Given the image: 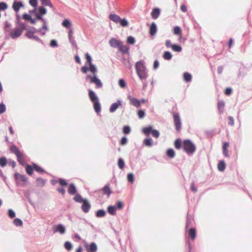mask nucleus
Returning a JSON list of instances; mask_svg holds the SVG:
<instances>
[{
	"instance_id": "1",
	"label": "nucleus",
	"mask_w": 252,
	"mask_h": 252,
	"mask_svg": "<svg viewBox=\"0 0 252 252\" xmlns=\"http://www.w3.org/2000/svg\"><path fill=\"white\" fill-rule=\"evenodd\" d=\"M86 62L85 65L81 68V71L84 74H86L90 71L92 75L87 74L85 77L86 81L89 80L91 84H94L96 89H100L102 87V83L101 80L97 76V69L96 66L92 63V58L91 56L87 53L85 54Z\"/></svg>"
},
{
	"instance_id": "2",
	"label": "nucleus",
	"mask_w": 252,
	"mask_h": 252,
	"mask_svg": "<svg viewBox=\"0 0 252 252\" xmlns=\"http://www.w3.org/2000/svg\"><path fill=\"white\" fill-rule=\"evenodd\" d=\"M47 13V9L44 6H40L37 7V13H36V16H35L34 18H32V16L26 13L23 14L22 18L25 21L29 22L32 24L34 25L36 21H38V19L43 18V16L46 15Z\"/></svg>"
},
{
	"instance_id": "3",
	"label": "nucleus",
	"mask_w": 252,
	"mask_h": 252,
	"mask_svg": "<svg viewBox=\"0 0 252 252\" xmlns=\"http://www.w3.org/2000/svg\"><path fill=\"white\" fill-rule=\"evenodd\" d=\"M88 91L89 97L93 103L94 110L97 114H98L101 111V105L98 97L95 93L91 89H89Z\"/></svg>"
},
{
	"instance_id": "4",
	"label": "nucleus",
	"mask_w": 252,
	"mask_h": 252,
	"mask_svg": "<svg viewBox=\"0 0 252 252\" xmlns=\"http://www.w3.org/2000/svg\"><path fill=\"white\" fill-rule=\"evenodd\" d=\"M183 148L188 155H192L196 150L195 144L190 139H186L183 141Z\"/></svg>"
},
{
	"instance_id": "5",
	"label": "nucleus",
	"mask_w": 252,
	"mask_h": 252,
	"mask_svg": "<svg viewBox=\"0 0 252 252\" xmlns=\"http://www.w3.org/2000/svg\"><path fill=\"white\" fill-rule=\"evenodd\" d=\"M10 152L15 154L17 158V160L22 166L25 165V159L24 155L21 153L18 148L15 145H13L10 148Z\"/></svg>"
},
{
	"instance_id": "6",
	"label": "nucleus",
	"mask_w": 252,
	"mask_h": 252,
	"mask_svg": "<svg viewBox=\"0 0 252 252\" xmlns=\"http://www.w3.org/2000/svg\"><path fill=\"white\" fill-rule=\"evenodd\" d=\"M14 179L16 181V185L17 187L21 186H24L28 182V179L25 175H21L16 172L14 174Z\"/></svg>"
},
{
	"instance_id": "7",
	"label": "nucleus",
	"mask_w": 252,
	"mask_h": 252,
	"mask_svg": "<svg viewBox=\"0 0 252 252\" xmlns=\"http://www.w3.org/2000/svg\"><path fill=\"white\" fill-rule=\"evenodd\" d=\"M26 29V26H24V25L22 24H21V26H18L15 28L13 31L10 32V36L12 39H16L19 36H20L23 32Z\"/></svg>"
},
{
	"instance_id": "8",
	"label": "nucleus",
	"mask_w": 252,
	"mask_h": 252,
	"mask_svg": "<svg viewBox=\"0 0 252 252\" xmlns=\"http://www.w3.org/2000/svg\"><path fill=\"white\" fill-rule=\"evenodd\" d=\"M84 247L87 252H96L97 251V246L95 242H91L90 244L85 242Z\"/></svg>"
},
{
	"instance_id": "9",
	"label": "nucleus",
	"mask_w": 252,
	"mask_h": 252,
	"mask_svg": "<svg viewBox=\"0 0 252 252\" xmlns=\"http://www.w3.org/2000/svg\"><path fill=\"white\" fill-rule=\"evenodd\" d=\"M174 123L176 129L179 131L181 129V120L178 113L173 114Z\"/></svg>"
},
{
	"instance_id": "10",
	"label": "nucleus",
	"mask_w": 252,
	"mask_h": 252,
	"mask_svg": "<svg viewBox=\"0 0 252 252\" xmlns=\"http://www.w3.org/2000/svg\"><path fill=\"white\" fill-rule=\"evenodd\" d=\"M53 230L54 233L59 232L61 234H63L65 232L66 228L63 224H59L54 226Z\"/></svg>"
},
{
	"instance_id": "11",
	"label": "nucleus",
	"mask_w": 252,
	"mask_h": 252,
	"mask_svg": "<svg viewBox=\"0 0 252 252\" xmlns=\"http://www.w3.org/2000/svg\"><path fill=\"white\" fill-rule=\"evenodd\" d=\"M135 69L136 73L144 72V71L147 70L146 66L144 64L143 62L140 61L137 62L135 64Z\"/></svg>"
},
{
	"instance_id": "12",
	"label": "nucleus",
	"mask_w": 252,
	"mask_h": 252,
	"mask_svg": "<svg viewBox=\"0 0 252 252\" xmlns=\"http://www.w3.org/2000/svg\"><path fill=\"white\" fill-rule=\"evenodd\" d=\"M135 69L136 73L144 72V71L147 70L146 66L144 64L143 62L140 61L137 62L135 64Z\"/></svg>"
},
{
	"instance_id": "13",
	"label": "nucleus",
	"mask_w": 252,
	"mask_h": 252,
	"mask_svg": "<svg viewBox=\"0 0 252 252\" xmlns=\"http://www.w3.org/2000/svg\"><path fill=\"white\" fill-rule=\"evenodd\" d=\"M194 223V219L191 215H189V213L187 214V220L186 223V230H187L190 227H193Z\"/></svg>"
},
{
	"instance_id": "14",
	"label": "nucleus",
	"mask_w": 252,
	"mask_h": 252,
	"mask_svg": "<svg viewBox=\"0 0 252 252\" xmlns=\"http://www.w3.org/2000/svg\"><path fill=\"white\" fill-rule=\"evenodd\" d=\"M91 205L88 199H86L83 202L81 206V209L85 213H87L89 212Z\"/></svg>"
},
{
	"instance_id": "15",
	"label": "nucleus",
	"mask_w": 252,
	"mask_h": 252,
	"mask_svg": "<svg viewBox=\"0 0 252 252\" xmlns=\"http://www.w3.org/2000/svg\"><path fill=\"white\" fill-rule=\"evenodd\" d=\"M122 101L120 99L117 100L116 102L112 103L109 108V111L111 113H113L118 108V107L122 105Z\"/></svg>"
},
{
	"instance_id": "16",
	"label": "nucleus",
	"mask_w": 252,
	"mask_h": 252,
	"mask_svg": "<svg viewBox=\"0 0 252 252\" xmlns=\"http://www.w3.org/2000/svg\"><path fill=\"white\" fill-rule=\"evenodd\" d=\"M57 182L58 181L55 179H52L51 180V183L53 186L55 185L57 183ZM58 182L60 185L62 187H66L68 185L66 180L63 178H59Z\"/></svg>"
},
{
	"instance_id": "17",
	"label": "nucleus",
	"mask_w": 252,
	"mask_h": 252,
	"mask_svg": "<svg viewBox=\"0 0 252 252\" xmlns=\"http://www.w3.org/2000/svg\"><path fill=\"white\" fill-rule=\"evenodd\" d=\"M186 232L188 233L189 237L192 240L195 239L196 237V231L194 227H192L188 228Z\"/></svg>"
},
{
	"instance_id": "18",
	"label": "nucleus",
	"mask_w": 252,
	"mask_h": 252,
	"mask_svg": "<svg viewBox=\"0 0 252 252\" xmlns=\"http://www.w3.org/2000/svg\"><path fill=\"white\" fill-rule=\"evenodd\" d=\"M122 42L115 38H112L109 40L110 45L113 48H119Z\"/></svg>"
},
{
	"instance_id": "19",
	"label": "nucleus",
	"mask_w": 252,
	"mask_h": 252,
	"mask_svg": "<svg viewBox=\"0 0 252 252\" xmlns=\"http://www.w3.org/2000/svg\"><path fill=\"white\" fill-rule=\"evenodd\" d=\"M27 31L25 35L26 37H29V36L34 35V33L38 32V29H36L35 27H32L30 28H27L26 27Z\"/></svg>"
},
{
	"instance_id": "20",
	"label": "nucleus",
	"mask_w": 252,
	"mask_h": 252,
	"mask_svg": "<svg viewBox=\"0 0 252 252\" xmlns=\"http://www.w3.org/2000/svg\"><path fill=\"white\" fill-rule=\"evenodd\" d=\"M23 6V3L21 1H14L12 4V8L16 12H18L20 8Z\"/></svg>"
},
{
	"instance_id": "21",
	"label": "nucleus",
	"mask_w": 252,
	"mask_h": 252,
	"mask_svg": "<svg viewBox=\"0 0 252 252\" xmlns=\"http://www.w3.org/2000/svg\"><path fill=\"white\" fill-rule=\"evenodd\" d=\"M101 190L104 195H106L108 197L110 196L111 194L112 193V191L109 185L108 184L105 185L102 189Z\"/></svg>"
},
{
	"instance_id": "22",
	"label": "nucleus",
	"mask_w": 252,
	"mask_h": 252,
	"mask_svg": "<svg viewBox=\"0 0 252 252\" xmlns=\"http://www.w3.org/2000/svg\"><path fill=\"white\" fill-rule=\"evenodd\" d=\"M160 14V9L159 8L155 7L152 9L151 15L153 19H157Z\"/></svg>"
},
{
	"instance_id": "23",
	"label": "nucleus",
	"mask_w": 252,
	"mask_h": 252,
	"mask_svg": "<svg viewBox=\"0 0 252 252\" xmlns=\"http://www.w3.org/2000/svg\"><path fill=\"white\" fill-rule=\"evenodd\" d=\"M158 31V28L155 22L152 23L150 26L149 33L151 36H154L156 34Z\"/></svg>"
},
{
	"instance_id": "24",
	"label": "nucleus",
	"mask_w": 252,
	"mask_h": 252,
	"mask_svg": "<svg viewBox=\"0 0 252 252\" xmlns=\"http://www.w3.org/2000/svg\"><path fill=\"white\" fill-rule=\"evenodd\" d=\"M153 127L152 126L149 125L147 126L143 127L142 129V132L147 136H149L151 134Z\"/></svg>"
},
{
	"instance_id": "25",
	"label": "nucleus",
	"mask_w": 252,
	"mask_h": 252,
	"mask_svg": "<svg viewBox=\"0 0 252 252\" xmlns=\"http://www.w3.org/2000/svg\"><path fill=\"white\" fill-rule=\"evenodd\" d=\"M128 98L130 99L131 104L134 105L137 108L140 107L141 105V101H140V100L136 98L131 97L130 96H129Z\"/></svg>"
},
{
	"instance_id": "26",
	"label": "nucleus",
	"mask_w": 252,
	"mask_h": 252,
	"mask_svg": "<svg viewBox=\"0 0 252 252\" xmlns=\"http://www.w3.org/2000/svg\"><path fill=\"white\" fill-rule=\"evenodd\" d=\"M225 103L223 100H219L218 102L217 107L220 114L223 113Z\"/></svg>"
},
{
	"instance_id": "27",
	"label": "nucleus",
	"mask_w": 252,
	"mask_h": 252,
	"mask_svg": "<svg viewBox=\"0 0 252 252\" xmlns=\"http://www.w3.org/2000/svg\"><path fill=\"white\" fill-rule=\"evenodd\" d=\"M183 77V80L186 83L190 82L192 79V75L188 72H184Z\"/></svg>"
},
{
	"instance_id": "28",
	"label": "nucleus",
	"mask_w": 252,
	"mask_h": 252,
	"mask_svg": "<svg viewBox=\"0 0 252 252\" xmlns=\"http://www.w3.org/2000/svg\"><path fill=\"white\" fill-rule=\"evenodd\" d=\"M77 192V189L73 183L69 185L68 188V192L71 195L75 194Z\"/></svg>"
},
{
	"instance_id": "29",
	"label": "nucleus",
	"mask_w": 252,
	"mask_h": 252,
	"mask_svg": "<svg viewBox=\"0 0 252 252\" xmlns=\"http://www.w3.org/2000/svg\"><path fill=\"white\" fill-rule=\"evenodd\" d=\"M25 170L26 173L30 176H31L33 174V171L34 170V166L27 164L25 166Z\"/></svg>"
},
{
	"instance_id": "30",
	"label": "nucleus",
	"mask_w": 252,
	"mask_h": 252,
	"mask_svg": "<svg viewBox=\"0 0 252 252\" xmlns=\"http://www.w3.org/2000/svg\"><path fill=\"white\" fill-rule=\"evenodd\" d=\"M109 18L110 20L116 24H118L121 20V17L116 14H110L109 16Z\"/></svg>"
},
{
	"instance_id": "31",
	"label": "nucleus",
	"mask_w": 252,
	"mask_h": 252,
	"mask_svg": "<svg viewBox=\"0 0 252 252\" xmlns=\"http://www.w3.org/2000/svg\"><path fill=\"white\" fill-rule=\"evenodd\" d=\"M226 167V164L224 160H220L218 164V169L220 171H223Z\"/></svg>"
},
{
	"instance_id": "32",
	"label": "nucleus",
	"mask_w": 252,
	"mask_h": 252,
	"mask_svg": "<svg viewBox=\"0 0 252 252\" xmlns=\"http://www.w3.org/2000/svg\"><path fill=\"white\" fill-rule=\"evenodd\" d=\"M153 144V139L151 137L146 138L143 140V145L147 147H152Z\"/></svg>"
},
{
	"instance_id": "33",
	"label": "nucleus",
	"mask_w": 252,
	"mask_h": 252,
	"mask_svg": "<svg viewBox=\"0 0 252 252\" xmlns=\"http://www.w3.org/2000/svg\"><path fill=\"white\" fill-rule=\"evenodd\" d=\"M116 208L114 205H110L107 207V212L108 213L112 215H115L116 214Z\"/></svg>"
},
{
	"instance_id": "34",
	"label": "nucleus",
	"mask_w": 252,
	"mask_h": 252,
	"mask_svg": "<svg viewBox=\"0 0 252 252\" xmlns=\"http://www.w3.org/2000/svg\"><path fill=\"white\" fill-rule=\"evenodd\" d=\"M38 21H40L42 23V28L43 29H45L46 31H49V28L48 27V21L47 19L44 18L43 17L40 19H38Z\"/></svg>"
},
{
	"instance_id": "35",
	"label": "nucleus",
	"mask_w": 252,
	"mask_h": 252,
	"mask_svg": "<svg viewBox=\"0 0 252 252\" xmlns=\"http://www.w3.org/2000/svg\"><path fill=\"white\" fill-rule=\"evenodd\" d=\"M32 165L34 166V170L38 173L41 174H43L46 173V171L44 169L39 166L38 164L35 163H32Z\"/></svg>"
},
{
	"instance_id": "36",
	"label": "nucleus",
	"mask_w": 252,
	"mask_h": 252,
	"mask_svg": "<svg viewBox=\"0 0 252 252\" xmlns=\"http://www.w3.org/2000/svg\"><path fill=\"white\" fill-rule=\"evenodd\" d=\"M106 214V211L104 209H99L95 212V216L98 218H102L105 216Z\"/></svg>"
},
{
	"instance_id": "37",
	"label": "nucleus",
	"mask_w": 252,
	"mask_h": 252,
	"mask_svg": "<svg viewBox=\"0 0 252 252\" xmlns=\"http://www.w3.org/2000/svg\"><path fill=\"white\" fill-rule=\"evenodd\" d=\"M139 78L142 80H145L148 77V70L144 72H140L137 73Z\"/></svg>"
},
{
	"instance_id": "38",
	"label": "nucleus",
	"mask_w": 252,
	"mask_h": 252,
	"mask_svg": "<svg viewBox=\"0 0 252 252\" xmlns=\"http://www.w3.org/2000/svg\"><path fill=\"white\" fill-rule=\"evenodd\" d=\"M163 58L167 61L171 60L173 56L171 53L169 51H165L162 55Z\"/></svg>"
},
{
	"instance_id": "39",
	"label": "nucleus",
	"mask_w": 252,
	"mask_h": 252,
	"mask_svg": "<svg viewBox=\"0 0 252 252\" xmlns=\"http://www.w3.org/2000/svg\"><path fill=\"white\" fill-rule=\"evenodd\" d=\"M118 48L119 49L120 51L123 54L128 53L129 48L128 47L124 45L122 43Z\"/></svg>"
},
{
	"instance_id": "40",
	"label": "nucleus",
	"mask_w": 252,
	"mask_h": 252,
	"mask_svg": "<svg viewBox=\"0 0 252 252\" xmlns=\"http://www.w3.org/2000/svg\"><path fill=\"white\" fill-rule=\"evenodd\" d=\"M174 52H180L182 50L181 46L178 44H173L171 48Z\"/></svg>"
},
{
	"instance_id": "41",
	"label": "nucleus",
	"mask_w": 252,
	"mask_h": 252,
	"mask_svg": "<svg viewBox=\"0 0 252 252\" xmlns=\"http://www.w3.org/2000/svg\"><path fill=\"white\" fill-rule=\"evenodd\" d=\"M62 25L63 27L69 29L71 26V23L68 19H65L62 22Z\"/></svg>"
},
{
	"instance_id": "42",
	"label": "nucleus",
	"mask_w": 252,
	"mask_h": 252,
	"mask_svg": "<svg viewBox=\"0 0 252 252\" xmlns=\"http://www.w3.org/2000/svg\"><path fill=\"white\" fill-rule=\"evenodd\" d=\"M86 199L83 198L80 194H76L74 197V200L78 203H82Z\"/></svg>"
},
{
	"instance_id": "43",
	"label": "nucleus",
	"mask_w": 252,
	"mask_h": 252,
	"mask_svg": "<svg viewBox=\"0 0 252 252\" xmlns=\"http://www.w3.org/2000/svg\"><path fill=\"white\" fill-rule=\"evenodd\" d=\"M166 153L167 156H168V157H169L170 158H174V157L175 156V151L172 148L167 149Z\"/></svg>"
},
{
	"instance_id": "44",
	"label": "nucleus",
	"mask_w": 252,
	"mask_h": 252,
	"mask_svg": "<svg viewBox=\"0 0 252 252\" xmlns=\"http://www.w3.org/2000/svg\"><path fill=\"white\" fill-rule=\"evenodd\" d=\"M182 146V141L180 138H178L174 142V146L177 149H180Z\"/></svg>"
},
{
	"instance_id": "45",
	"label": "nucleus",
	"mask_w": 252,
	"mask_h": 252,
	"mask_svg": "<svg viewBox=\"0 0 252 252\" xmlns=\"http://www.w3.org/2000/svg\"><path fill=\"white\" fill-rule=\"evenodd\" d=\"M11 27V24L8 21H5L4 25V32L5 34H6L8 32H10V28Z\"/></svg>"
},
{
	"instance_id": "46",
	"label": "nucleus",
	"mask_w": 252,
	"mask_h": 252,
	"mask_svg": "<svg viewBox=\"0 0 252 252\" xmlns=\"http://www.w3.org/2000/svg\"><path fill=\"white\" fill-rule=\"evenodd\" d=\"M36 182L37 183V186L43 187L45 186L46 183L45 180L41 178H37L36 179Z\"/></svg>"
},
{
	"instance_id": "47",
	"label": "nucleus",
	"mask_w": 252,
	"mask_h": 252,
	"mask_svg": "<svg viewBox=\"0 0 252 252\" xmlns=\"http://www.w3.org/2000/svg\"><path fill=\"white\" fill-rule=\"evenodd\" d=\"M7 163V158L5 157L0 158V166L1 167H5Z\"/></svg>"
},
{
	"instance_id": "48",
	"label": "nucleus",
	"mask_w": 252,
	"mask_h": 252,
	"mask_svg": "<svg viewBox=\"0 0 252 252\" xmlns=\"http://www.w3.org/2000/svg\"><path fill=\"white\" fill-rule=\"evenodd\" d=\"M44 6H49L51 8L53 7V5L50 0H40Z\"/></svg>"
},
{
	"instance_id": "49",
	"label": "nucleus",
	"mask_w": 252,
	"mask_h": 252,
	"mask_svg": "<svg viewBox=\"0 0 252 252\" xmlns=\"http://www.w3.org/2000/svg\"><path fill=\"white\" fill-rule=\"evenodd\" d=\"M125 165V163L124 159L120 158L118 160V166L120 169H123Z\"/></svg>"
},
{
	"instance_id": "50",
	"label": "nucleus",
	"mask_w": 252,
	"mask_h": 252,
	"mask_svg": "<svg viewBox=\"0 0 252 252\" xmlns=\"http://www.w3.org/2000/svg\"><path fill=\"white\" fill-rule=\"evenodd\" d=\"M27 37L30 39H33L36 41H37L42 44H44L42 40L40 38H39L37 35H32Z\"/></svg>"
},
{
	"instance_id": "51",
	"label": "nucleus",
	"mask_w": 252,
	"mask_h": 252,
	"mask_svg": "<svg viewBox=\"0 0 252 252\" xmlns=\"http://www.w3.org/2000/svg\"><path fill=\"white\" fill-rule=\"evenodd\" d=\"M118 24H120L122 27H126L128 26V21L125 18L123 19L121 18V20H120V22H119Z\"/></svg>"
},
{
	"instance_id": "52",
	"label": "nucleus",
	"mask_w": 252,
	"mask_h": 252,
	"mask_svg": "<svg viewBox=\"0 0 252 252\" xmlns=\"http://www.w3.org/2000/svg\"><path fill=\"white\" fill-rule=\"evenodd\" d=\"M13 223L16 226H21L23 225V221L19 218H16L13 220Z\"/></svg>"
},
{
	"instance_id": "53",
	"label": "nucleus",
	"mask_w": 252,
	"mask_h": 252,
	"mask_svg": "<svg viewBox=\"0 0 252 252\" xmlns=\"http://www.w3.org/2000/svg\"><path fill=\"white\" fill-rule=\"evenodd\" d=\"M130 131H131V128H130V126H129L128 125L124 126V127L123 128V132L125 134H128L130 133Z\"/></svg>"
},
{
	"instance_id": "54",
	"label": "nucleus",
	"mask_w": 252,
	"mask_h": 252,
	"mask_svg": "<svg viewBox=\"0 0 252 252\" xmlns=\"http://www.w3.org/2000/svg\"><path fill=\"white\" fill-rule=\"evenodd\" d=\"M21 24H22L24 25V26H26V24L21 21V17L19 15H16V25L18 26H21Z\"/></svg>"
},
{
	"instance_id": "55",
	"label": "nucleus",
	"mask_w": 252,
	"mask_h": 252,
	"mask_svg": "<svg viewBox=\"0 0 252 252\" xmlns=\"http://www.w3.org/2000/svg\"><path fill=\"white\" fill-rule=\"evenodd\" d=\"M173 32L175 35H180L182 33V30L180 27L175 26L173 28Z\"/></svg>"
},
{
	"instance_id": "56",
	"label": "nucleus",
	"mask_w": 252,
	"mask_h": 252,
	"mask_svg": "<svg viewBox=\"0 0 252 252\" xmlns=\"http://www.w3.org/2000/svg\"><path fill=\"white\" fill-rule=\"evenodd\" d=\"M7 215L9 218L13 219L15 217L16 214L13 210L9 209L7 211Z\"/></svg>"
},
{
	"instance_id": "57",
	"label": "nucleus",
	"mask_w": 252,
	"mask_h": 252,
	"mask_svg": "<svg viewBox=\"0 0 252 252\" xmlns=\"http://www.w3.org/2000/svg\"><path fill=\"white\" fill-rule=\"evenodd\" d=\"M127 180L129 183H133L134 181V177L133 174L132 173H128L127 174Z\"/></svg>"
},
{
	"instance_id": "58",
	"label": "nucleus",
	"mask_w": 252,
	"mask_h": 252,
	"mask_svg": "<svg viewBox=\"0 0 252 252\" xmlns=\"http://www.w3.org/2000/svg\"><path fill=\"white\" fill-rule=\"evenodd\" d=\"M64 247L68 251H71L72 249V245L69 241H66L64 243Z\"/></svg>"
},
{
	"instance_id": "59",
	"label": "nucleus",
	"mask_w": 252,
	"mask_h": 252,
	"mask_svg": "<svg viewBox=\"0 0 252 252\" xmlns=\"http://www.w3.org/2000/svg\"><path fill=\"white\" fill-rule=\"evenodd\" d=\"M137 115L139 119H143L145 116V112L144 110L140 109L137 112Z\"/></svg>"
},
{
	"instance_id": "60",
	"label": "nucleus",
	"mask_w": 252,
	"mask_h": 252,
	"mask_svg": "<svg viewBox=\"0 0 252 252\" xmlns=\"http://www.w3.org/2000/svg\"><path fill=\"white\" fill-rule=\"evenodd\" d=\"M128 142V139L125 136H123L120 141V144L122 146H125L127 144Z\"/></svg>"
},
{
	"instance_id": "61",
	"label": "nucleus",
	"mask_w": 252,
	"mask_h": 252,
	"mask_svg": "<svg viewBox=\"0 0 252 252\" xmlns=\"http://www.w3.org/2000/svg\"><path fill=\"white\" fill-rule=\"evenodd\" d=\"M8 8V5L5 2H0V11H3Z\"/></svg>"
},
{
	"instance_id": "62",
	"label": "nucleus",
	"mask_w": 252,
	"mask_h": 252,
	"mask_svg": "<svg viewBox=\"0 0 252 252\" xmlns=\"http://www.w3.org/2000/svg\"><path fill=\"white\" fill-rule=\"evenodd\" d=\"M126 42L127 43L133 45L135 42V38L132 36H129L127 37Z\"/></svg>"
},
{
	"instance_id": "63",
	"label": "nucleus",
	"mask_w": 252,
	"mask_h": 252,
	"mask_svg": "<svg viewBox=\"0 0 252 252\" xmlns=\"http://www.w3.org/2000/svg\"><path fill=\"white\" fill-rule=\"evenodd\" d=\"M116 208V209L121 210L124 207L123 203L121 201H118L116 202L115 205H114Z\"/></svg>"
},
{
	"instance_id": "64",
	"label": "nucleus",
	"mask_w": 252,
	"mask_h": 252,
	"mask_svg": "<svg viewBox=\"0 0 252 252\" xmlns=\"http://www.w3.org/2000/svg\"><path fill=\"white\" fill-rule=\"evenodd\" d=\"M151 134L152 135V136L153 137H154L156 138H158L159 137L160 133H159V132L158 130L153 129Z\"/></svg>"
}]
</instances>
